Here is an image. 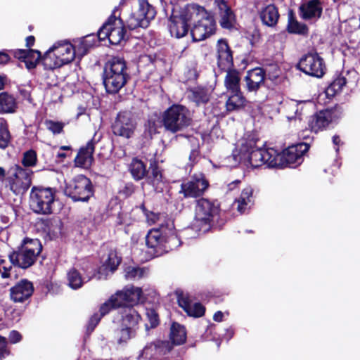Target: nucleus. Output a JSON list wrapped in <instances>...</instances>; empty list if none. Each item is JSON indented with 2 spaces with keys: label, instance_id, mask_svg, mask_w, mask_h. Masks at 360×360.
Segmentation results:
<instances>
[{
  "label": "nucleus",
  "instance_id": "nucleus-1",
  "mask_svg": "<svg viewBox=\"0 0 360 360\" xmlns=\"http://www.w3.org/2000/svg\"><path fill=\"white\" fill-rule=\"evenodd\" d=\"M146 216L148 224L160 226L158 229L150 230L146 237V245L153 257H158L180 246L181 241L176 234L172 220L164 214L152 212L146 213Z\"/></svg>",
  "mask_w": 360,
  "mask_h": 360
},
{
  "label": "nucleus",
  "instance_id": "nucleus-2",
  "mask_svg": "<svg viewBox=\"0 0 360 360\" xmlns=\"http://www.w3.org/2000/svg\"><path fill=\"white\" fill-rule=\"evenodd\" d=\"M240 159L248 160L252 167L266 164L269 167H278L279 153L274 148H256L253 139L243 141L240 148Z\"/></svg>",
  "mask_w": 360,
  "mask_h": 360
},
{
  "label": "nucleus",
  "instance_id": "nucleus-3",
  "mask_svg": "<svg viewBox=\"0 0 360 360\" xmlns=\"http://www.w3.org/2000/svg\"><path fill=\"white\" fill-rule=\"evenodd\" d=\"M129 78L126 61L121 57H113L105 65L103 84L107 92L117 93Z\"/></svg>",
  "mask_w": 360,
  "mask_h": 360
},
{
  "label": "nucleus",
  "instance_id": "nucleus-4",
  "mask_svg": "<svg viewBox=\"0 0 360 360\" xmlns=\"http://www.w3.org/2000/svg\"><path fill=\"white\" fill-rule=\"evenodd\" d=\"M188 15L190 22H197L191 30L193 41L204 40L214 33L215 22L213 16L203 7L197 4L188 5Z\"/></svg>",
  "mask_w": 360,
  "mask_h": 360
},
{
  "label": "nucleus",
  "instance_id": "nucleus-5",
  "mask_svg": "<svg viewBox=\"0 0 360 360\" xmlns=\"http://www.w3.org/2000/svg\"><path fill=\"white\" fill-rule=\"evenodd\" d=\"M77 55L75 46L68 41L55 43L42 58L46 69L53 70L72 62Z\"/></svg>",
  "mask_w": 360,
  "mask_h": 360
},
{
  "label": "nucleus",
  "instance_id": "nucleus-6",
  "mask_svg": "<svg viewBox=\"0 0 360 360\" xmlns=\"http://www.w3.org/2000/svg\"><path fill=\"white\" fill-rule=\"evenodd\" d=\"M191 120L189 110L180 104L172 105L162 115L163 126L172 133L184 130L191 124Z\"/></svg>",
  "mask_w": 360,
  "mask_h": 360
},
{
  "label": "nucleus",
  "instance_id": "nucleus-7",
  "mask_svg": "<svg viewBox=\"0 0 360 360\" xmlns=\"http://www.w3.org/2000/svg\"><path fill=\"white\" fill-rule=\"evenodd\" d=\"M41 250L42 246L39 240L26 238L18 252L9 255L10 262L18 267L27 269L35 262Z\"/></svg>",
  "mask_w": 360,
  "mask_h": 360
},
{
  "label": "nucleus",
  "instance_id": "nucleus-8",
  "mask_svg": "<svg viewBox=\"0 0 360 360\" xmlns=\"http://www.w3.org/2000/svg\"><path fill=\"white\" fill-rule=\"evenodd\" d=\"M55 199V191L51 188L33 187L30 196V207L37 214L51 213V206Z\"/></svg>",
  "mask_w": 360,
  "mask_h": 360
},
{
  "label": "nucleus",
  "instance_id": "nucleus-9",
  "mask_svg": "<svg viewBox=\"0 0 360 360\" xmlns=\"http://www.w3.org/2000/svg\"><path fill=\"white\" fill-rule=\"evenodd\" d=\"M217 213L218 207L212 202L204 198L199 200L195 208V226L203 231H207L210 221Z\"/></svg>",
  "mask_w": 360,
  "mask_h": 360
},
{
  "label": "nucleus",
  "instance_id": "nucleus-10",
  "mask_svg": "<svg viewBox=\"0 0 360 360\" xmlns=\"http://www.w3.org/2000/svg\"><path fill=\"white\" fill-rule=\"evenodd\" d=\"M125 31L121 19L110 18L98 32V37L103 41L108 39L112 44H119L124 37Z\"/></svg>",
  "mask_w": 360,
  "mask_h": 360
},
{
  "label": "nucleus",
  "instance_id": "nucleus-11",
  "mask_svg": "<svg viewBox=\"0 0 360 360\" xmlns=\"http://www.w3.org/2000/svg\"><path fill=\"white\" fill-rule=\"evenodd\" d=\"M298 68L305 74L316 77H321L326 71L324 61L316 53H309L302 56Z\"/></svg>",
  "mask_w": 360,
  "mask_h": 360
},
{
  "label": "nucleus",
  "instance_id": "nucleus-12",
  "mask_svg": "<svg viewBox=\"0 0 360 360\" xmlns=\"http://www.w3.org/2000/svg\"><path fill=\"white\" fill-rule=\"evenodd\" d=\"M309 148V145L305 143H300L288 147L282 154H279L278 166L285 165L295 167L300 165L303 161V155L308 151Z\"/></svg>",
  "mask_w": 360,
  "mask_h": 360
},
{
  "label": "nucleus",
  "instance_id": "nucleus-13",
  "mask_svg": "<svg viewBox=\"0 0 360 360\" xmlns=\"http://www.w3.org/2000/svg\"><path fill=\"white\" fill-rule=\"evenodd\" d=\"M65 194L75 201H86L93 195L91 181H67Z\"/></svg>",
  "mask_w": 360,
  "mask_h": 360
},
{
  "label": "nucleus",
  "instance_id": "nucleus-14",
  "mask_svg": "<svg viewBox=\"0 0 360 360\" xmlns=\"http://www.w3.org/2000/svg\"><path fill=\"white\" fill-rule=\"evenodd\" d=\"M136 123L130 113L124 112L117 115L112 124V131L115 135L129 139L133 135Z\"/></svg>",
  "mask_w": 360,
  "mask_h": 360
},
{
  "label": "nucleus",
  "instance_id": "nucleus-15",
  "mask_svg": "<svg viewBox=\"0 0 360 360\" xmlns=\"http://www.w3.org/2000/svg\"><path fill=\"white\" fill-rule=\"evenodd\" d=\"M338 118L336 112L325 110L318 112L309 120V127L312 131L317 133L326 129L328 125Z\"/></svg>",
  "mask_w": 360,
  "mask_h": 360
},
{
  "label": "nucleus",
  "instance_id": "nucleus-16",
  "mask_svg": "<svg viewBox=\"0 0 360 360\" xmlns=\"http://www.w3.org/2000/svg\"><path fill=\"white\" fill-rule=\"evenodd\" d=\"M122 307H131L139 303L141 300L143 292L141 288L135 286H127L122 290L115 293Z\"/></svg>",
  "mask_w": 360,
  "mask_h": 360
},
{
  "label": "nucleus",
  "instance_id": "nucleus-17",
  "mask_svg": "<svg viewBox=\"0 0 360 360\" xmlns=\"http://www.w3.org/2000/svg\"><path fill=\"white\" fill-rule=\"evenodd\" d=\"M188 22H190V18L188 15L187 6L184 13L171 17L169 25L171 35L176 38L184 37L188 30Z\"/></svg>",
  "mask_w": 360,
  "mask_h": 360
},
{
  "label": "nucleus",
  "instance_id": "nucleus-18",
  "mask_svg": "<svg viewBox=\"0 0 360 360\" xmlns=\"http://www.w3.org/2000/svg\"><path fill=\"white\" fill-rule=\"evenodd\" d=\"M177 300L181 307L188 316L193 317L202 316L205 311V307L198 302H193L191 296L183 292H177Z\"/></svg>",
  "mask_w": 360,
  "mask_h": 360
},
{
  "label": "nucleus",
  "instance_id": "nucleus-19",
  "mask_svg": "<svg viewBox=\"0 0 360 360\" xmlns=\"http://www.w3.org/2000/svg\"><path fill=\"white\" fill-rule=\"evenodd\" d=\"M209 186V181H182L180 193L185 198H197L202 195Z\"/></svg>",
  "mask_w": 360,
  "mask_h": 360
},
{
  "label": "nucleus",
  "instance_id": "nucleus-20",
  "mask_svg": "<svg viewBox=\"0 0 360 360\" xmlns=\"http://www.w3.org/2000/svg\"><path fill=\"white\" fill-rule=\"evenodd\" d=\"M33 290L31 282L22 280L11 288V297L15 302H22L32 295Z\"/></svg>",
  "mask_w": 360,
  "mask_h": 360
},
{
  "label": "nucleus",
  "instance_id": "nucleus-21",
  "mask_svg": "<svg viewBox=\"0 0 360 360\" xmlns=\"http://www.w3.org/2000/svg\"><path fill=\"white\" fill-rule=\"evenodd\" d=\"M94 151V143L90 141L86 146L82 147L78 152L75 159V165L77 167L88 168L94 161L93 153Z\"/></svg>",
  "mask_w": 360,
  "mask_h": 360
},
{
  "label": "nucleus",
  "instance_id": "nucleus-22",
  "mask_svg": "<svg viewBox=\"0 0 360 360\" xmlns=\"http://www.w3.org/2000/svg\"><path fill=\"white\" fill-rule=\"evenodd\" d=\"M264 70L259 68L249 70L245 77L248 91H257L264 82Z\"/></svg>",
  "mask_w": 360,
  "mask_h": 360
},
{
  "label": "nucleus",
  "instance_id": "nucleus-23",
  "mask_svg": "<svg viewBox=\"0 0 360 360\" xmlns=\"http://www.w3.org/2000/svg\"><path fill=\"white\" fill-rule=\"evenodd\" d=\"M218 65L221 68H229L233 63V57L228 43L224 39H219L217 45Z\"/></svg>",
  "mask_w": 360,
  "mask_h": 360
},
{
  "label": "nucleus",
  "instance_id": "nucleus-24",
  "mask_svg": "<svg viewBox=\"0 0 360 360\" xmlns=\"http://www.w3.org/2000/svg\"><path fill=\"white\" fill-rule=\"evenodd\" d=\"M301 17L304 20L319 18L322 13V6L319 0H310L300 8Z\"/></svg>",
  "mask_w": 360,
  "mask_h": 360
},
{
  "label": "nucleus",
  "instance_id": "nucleus-25",
  "mask_svg": "<svg viewBox=\"0 0 360 360\" xmlns=\"http://www.w3.org/2000/svg\"><path fill=\"white\" fill-rule=\"evenodd\" d=\"M280 15L277 8L273 4H269L259 11V18L262 23L268 27H274L279 19Z\"/></svg>",
  "mask_w": 360,
  "mask_h": 360
},
{
  "label": "nucleus",
  "instance_id": "nucleus-26",
  "mask_svg": "<svg viewBox=\"0 0 360 360\" xmlns=\"http://www.w3.org/2000/svg\"><path fill=\"white\" fill-rule=\"evenodd\" d=\"M120 307L121 306L120 305V302H118V299L115 294L112 295L108 300H107L101 306L100 316H98L97 314H95L91 318L89 321V326H91V330H93L94 327L98 324L101 316L107 314L110 310Z\"/></svg>",
  "mask_w": 360,
  "mask_h": 360
},
{
  "label": "nucleus",
  "instance_id": "nucleus-27",
  "mask_svg": "<svg viewBox=\"0 0 360 360\" xmlns=\"http://www.w3.org/2000/svg\"><path fill=\"white\" fill-rule=\"evenodd\" d=\"M140 320L141 316L135 308L127 307L122 309L121 322L122 326L131 328V329L136 330V327Z\"/></svg>",
  "mask_w": 360,
  "mask_h": 360
},
{
  "label": "nucleus",
  "instance_id": "nucleus-28",
  "mask_svg": "<svg viewBox=\"0 0 360 360\" xmlns=\"http://www.w3.org/2000/svg\"><path fill=\"white\" fill-rule=\"evenodd\" d=\"M219 24L223 28L230 29L235 22V15L231 9L227 6L224 0H221L219 4Z\"/></svg>",
  "mask_w": 360,
  "mask_h": 360
},
{
  "label": "nucleus",
  "instance_id": "nucleus-29",
  "mask_svg": "<svg viewBox=\"0 0 360 360\" xmlns=\"http://www.w3.org/2000/svg\"><path fill=\"white\" fill-rule=\"evenodd\" d=\"M17 108L18 103L13 96L6 92L0 94V113H13Z\"/></svg>",
  "mask_w": 360,
  "mask_h": 360
},
{
  "label": "nucleus",
  "instance_id": "nucleus-30",
  "mask_svg": "<svg viewBox=\"0 0 360 360\" xmlns=\"http://www.w3.org/2000/svg\"><path fill=\"white\" fill-rule=\"evenodd\" d=\"M239 72L235 70H230L226 72L224 78V85L230 93L240 91Z\"/></svg>",
  "mask_w": 360,
  "mask_h": 360
},
{
  "label": "nucleus",
  "instance_id": "nucleus-31",
  "mask_svg": "<svg viewBox=\"0 0 360 360\" xmlns=\"http://www.w3.org/2000/svg\"><path fill=\"white\" fill-rule=\"evenodd\" d=\"M96 42V37L94 35H87L79 39L76 41L75 46L77 55L80 58L82 57L87 53L89 49L91 48Z\"/></svg>",
  "mask_w": 360,
  "mask_h": 360
},
{
  "label": "nucleus",
  "instance_id": "nucleus-32",
  "mask_svg": "<svg viewBox=\"0 0 360 360\" xmlns=\"http://www.w3.org/2000/svg\"><path fill=\"white\" fill-rule=\"evenodd\" d=\"M170 339L174 345H181L186 340V333L184 327L174 323L171 327Z\"/></svg>",
  "mask_w": 360,
  "mask_h": 360
},
{
  "label": "nucleus",
  "instance_id": "nucleus-33",
  "mask_svg": "<svg viewBox=\"0 0 360 360\" xmlns=\"http://www.w3.org/2000/svg\"><path fill=\"white\" fill-rule=\"evenodd\" d=\"M226 103V107L228 111H233L240 109L245 105V98L242 95L241 91L232 92Z\"/></svg>",
  "mask_w": 360,
  "mask_h": 360
},
{
  "label": "nucleus",
  "instance_id": "nucleus-34",
  "mask_svg": "<svg viewBox=\"0 0 360 360\" xmlns=\"http://www.w3.org/2000/svg\"><path fill=\"white\" fill-rule=\"evenodd\" d=\"M124 277L127 280H139L148 274V269L144 267L129 266L124 269Z\"/></svg>",
  "mask_w": 360,
  "mask_h": 360
},
{
  "label": "nucleus",
  "instance_id": "nucleus-35",
  "mask_svg": "<svg viewBox=\"0 0 360 360\" xmlns=\"http://www.w3.org/2000/svg\"><path fill=\"white\" fill-rule=\"evenodd\" d=\"M129 171L133 178L136 180L142 179L146 173L144 164L138 159H133L129 165Z\"/></svg>",
  "mask_w": 360,
  "mask_h": 360
},
{
  "label": "nucleus",
  "instance_id": "nucleus-36",
  "mask_svg": "<svg viewBox=\"0 0 360 360\" xmlns=\"http://www.w3.org/2000/svg\"><path fill=\"white\" fill-rule=\"evenodd\" d=\"M136 330L126 326H122L115 331V339L118 344L127 342L131 338L135 336Z\"/></svg>",
  "mask_w": 360,
  "mask_h": 360
},
{
  "label": "nucleus",
  "instance_id": "nucleus-37",
  "mask_svg": "<svg viewBox=\"0 0 360 360\" xmlns=\"http://www.w3.org/2000/svg\"><path fill=\"white\" fill-rule=\"evenodd\" d=\"M136 11L139 14H142L144 17L143 19L146 20L148 23L150 20L155 18L156 14L155 8L146 0L139 1V8Z\"/></svg>",
  "mask_w": 360,
  "mask_h": 360
},
{
  "label": "nucleus",
  "instance_id": "nucleus-38",
  "mask_svg": "<svg viewBox=\"0 0 360 360\" xmlns=\"http://www.w3.org/2000/svg\"><path fill=\"white\" fill-rule=\"evenodd\" d=\"M142 14H139L136 11L131 13L127 20V26L130 30H134L137 27H146L148 22L143 19Z\"/></svg>",
  "mask_w": 360,
  "mask_h": 360
},
{
  "label": "nucleus",
  "instance_id": "nucleus-39",
  "mask_svg": "<svg viewBox=\"0 0 360 360\" xmlns=\"http://www.w3.org/2000/svg\"><path fill=\"white\" fill-rule=\"evenodd\" d=\"M68 281L69 286L72 289H78L82 287L84 283L79 272L75 268L71 269L68 273Z\"/></svg>",
  "mask_w": 360,
  "mask_h": 360
},
{
  "label": "nucleus",
  "instance_id": "nucleus-40",
  "mask_svg": "<svg viewBox=\"0 0 360 360\" xmlns=\"http://www.w3.org/2000/svg\"><path fill=\"white\" fill-rule=\"evenodd\" d=\"M10 173L11 176L17 180H27L31 178L32 171L27 167L15 165L11 168Z\"/></svg>",
  "mask_w": 360,
  "mask_h": 360
},
{
  "label": "nucleus",
  "instance_id": "nucleus-41",
  "mask_svg": "<svg viewBox=\"0 0 360 360\" xmlns=\"http://www.w3.org/2000/svg\"><path fill=\"white\" fill-rule=\"evenodd\" d=\"M347 83L344 77L339 76L335 79L333 82L326 89V93L328 96H333L335 94L340 92Z\"/></svg>",
  "mask_w": 360,
  "mask_h": 360
},
{
  "label": "nucleus",
  "instance_id": "nucleus-42",
  "mask_svg": "<svg viewBox=\"0 0 360 360\" xmlns=\"http://www.w3.org/2000/svg\"><path fill=\"white\" fill-rule=\"evenodd\" d=\"M5 186L15 195H22L30 188V181H6Z\"/></svg>",
  "mask_w": 360,
  "mask_h": 360
},
{
  "label": "nucleus",
  "instance_id": "nucleus-43",
  "mask_svg": "<svg viewBox=\"0 0 360 360\" xmlns=\"http://www.w3.org/2000/svg\"><path fill=\"white\" fill-rule=\"evenodd\" d=\"M191 98L198 105L206 103L210 100V95L207 90L197 88L191 91Z\"/></svg>",
  "mask_w": 360,
  "mask_h": 360
},
{
  "label": "nucleus",
  "instance_id": "nucleus-44",
  "mask_svg": "<svg viewBox=\"0 0 360 360\" xmlns=\"http://www.w3.org/2000/svg\"><path fill=\"white\" fill-rule=\"evenodd\" d=\"M121 262V258L117 255L115 251H110L107 259L103 264V267L111 272L115 271Z\"/></svg>",
  "mask_w": 360,
  "mask_h": 360
},
{
  "label": "nucleus",
  "instance_id": "nucleus-45",
  "mask_svg": "<svg viewBox=\"0 0 360 360\" xmlns=\"http://www.w3.org/2000/svg\"><path fill=\"white\" fill-rule=\"evenodd\" d=\"M288 31L290 33L305 34L307 33L308 29L304 24L299 22L292 17H290L288 24Z\"/></svg>",
  "mask_w": 360,
  "mask_h": 360
},
{
  "label": "nucleus",
  "instance_id": "nucleus-46",
  "mask_svg": "<svg viewBox=\"0 0 360 360\" xmlns=\"http://www.w3.org/2000/svg\"><path fill=\"white\" fill-rule=\"evenodd\" d=\"M10 139L7 122L4 118H0V148H6Z\"/></svg>",
  "mask_w": 360,
  "mask_h": 360
},
{
  "label": "nucleus",
  "instance_id": "nucleus-47",
  "mask_svg": "<svg viewBox=\"0 0 360 360\" xmlns=\"http://www.w3.org/2000/svg\"><path fill=\"white\" fill-rule=\"evenodd\" d=\"M40 58L41 53L39 51L32 49L28 50L25 63L26 68L28 70L34 68Z\"/></svg>",
  "mask_w": 360,
  "mask_h": 360
},
{
  "label": "nucleus",
  "instance_id": "nucleus-48",
  "mask_svg": "<svg viewBox=\"0 0 360 360\" xmlns=\"http://www.w3.org/2000/svg\"><path fill=\"white\" fill-rule=\"evenodd\" d=\"M44 125L46 129L51 131L53 134H60L65 127V124L62 122L53 121L51 120H46Z\"/></svg>",
  "mask_w": 360,
  "mask_h": 360
},
{
  "label": "nucleus",
  "instance_id": "nucleus-49",
  "mask_svg": "<svg viewBox=\"0 0 360 360\" xmlns=\"http://www.w3.org/2000/svg\"><path fill=\"white\" fill-rule=\"evenodd\" d=\"M37 162V153L34 150H30L24 153L22 164L25 167L34 166Z\"/></svg>",
  "mask_w": 360,
  "mask_h": 360
},
{
  "label": "nucleus",
  "instance_id": "nucleus-50",
  "mask_svg": "<svg viewBox=\"0 0 360 360\" xmlns=\"http://www.w3.org/2000/svg\"><path fill=\"white\" fill-rule=\"evenodd\" d=\"M159 127L160 124L158 120L155 119H150L145 126V134L152 137L153 135L158 133Z\"/></svg>",
  "mask_w": 360,
  "mask_h": 360
},
{
  "label": "nucleus",
  "instance_id": "nucleus-51",
  "mask_svg": "<svg viewBox=\"0 0 360 360\" xmlns=\"http://www.w3.org/2000/svg\"><path fill=\"white\" fill-rule=\"evenodd\" d=\"M146 316L152 328H154L158 325V315L153 309H148L146 310Z\"/></svg>",
  "mask_w": 360,
  "mask_h": 360
},
{
  "label": "nucleus",
  "instance_id": "nucleus-52",
  "mask_svg": "<svg viewBox=\"0 0 360 360\" xmlns=\"http://www.w3.org/2000/svg\"><path fill=\"white\" fill-rule=\"evenodd\" d=\"M150 169L151 172L150 177L153 178L155 180H160L164 177L162 171L156 164L151 165Z\"/></svg>",
  "mask_w": 360,
  "mask_h": 360
},
{
  "label": "nucleus",
  "instance_id": "nucleus-53",
  "mask_svg": "<svg viewBox=\"0 0 360 360\" xmlns=\"http://www.w3.org/2000/svg\"><path fill=\"white\" fill-rule=\"evenodd\" d=\"M252 194V191L251 188H245L243 191L240 198L238 200L242 202H248L250 203L251 202V196Z\"/></svg>",
  "mask_w": 360,
  "mask_h": 360
},
{
  "label": "nucleus",
  "instance_id": "nucleus-54",
  "mask_svg": "<svg viewBox=\"0 0 360 360\" xmlns=\"http://www.w3.org/2000/svg\"><path fill=\"white\" fill-rule=\"evenodd\" d=\"M252 194V191L251 188H245L243 191L240 198L238 200L242 202H248L250 203L251 202V196Z\"/></svg>",
  "mask_w": 360,
  "mask_h": 360
},
{
  "label": "nucleus",
  "instance_id": "nucleus-55",
  "mask_svg": "<svg viewBox=\"0 0 360 360\" xmlns=\"http://www.w3.org/2000/svg\"><path fill=\"white\" fill-rule=\"evenodd\" d=\"M6 339L0 336V360L9 354V352L6 348Z\"/></svg>",
  "mask_w": 360,
  "mask_h": 360
},
{
  "label": "nucleus",
  "instance_id": "nucleus-56",
  "mask_svg": "<svg viewBox=\"0 0 360 360\" xmlns=\"http://www.w3.org/2000/svg\"><path fill=\"white\" fill-rule=\"evenodd\" d=\"M304 105L305 102L303 101H295L292 103L291 108L292 110H295V117H299L301 115Z\"/></svg>",
  "mask_w": 360,
  "mask_h": 360
},
{
  "label": "nucleus",
  "instance_id": "nucleus-57",
  "mask_svg": "<svg viewBox=\"0 0 360 360\" xmlns=\"http://www.w3.org/2000/svg\"><path fill=\"white\" fill-rule=\"evenodd\" d=\"M5 260L0 259V273L1 274L2 278H7L9 276V271L11 269V266H6L4 265Z\"/></svg>",
  "mask_w": 360,
  "mask_h": 360
},
{
  "label": "nucleus",
  "instance_id": "nucleus-58",
  "mask_svg": "<svg viewBox=\"0 0 360 360\" xmlns=\"http://www.w3.org/2000/svg\"><path fill=\"white\" fill-rule=\"evenodd\" d=\"M10 342L15 344L20 342L22 339V335L17 330H12L8 336Z\"/></svg>",
  "mask_w": 360,
  "mask_h": 360
},
{
  "label": "nucleus",
  "instance_id": "nucleus-59",
  "mask_svg": "<svg viewBox=\"0 0 360 360\" xmlns=\"http://www.w3.org/2000/svg\"><path fill=\"white\" fill-rule=\"evenodd\" d=\"M27 52H28L27 50L19 49L14 52V56L16 58L22 60L25 63V59H26Z\"/></svg>",
  "mask_w": 360,
  "mask_h": 360
},
{
  "label": "nucleus",
  "instance_id": "nucleus-60",
  "mask_svg": "<svg viewBox=\"0 0 360 360\" xmlns=\"http://www.w3.org/2000/svg\"><path fill=\"white\" fill-rule=\"evenodd\" d=\"M134 186L131 183H128L125 188L121 191V193L124 194L126 196L131 195L134 192Z\"/></svg>",
  "mask_w": 360,
  "mask_h": 360
},
{
  "label": "nucleus",
  "instance_id": "nucleus-61",
  "mask_svg": "<svg viewBox=\"0 0 360 360\" xmlns=\"http://www.w3.org/2000/svg\"><path fill=\"white\" fill-rule=\"evenodd\" d=\"M237 203V210L240 213H244L247 210V206L249 205L248 202H242L240 200L236 201Z\"/></svg>",
  "mask_w": 360,
  "mask_h": 360
},
{
  "label": "nucleus",
  "instance_id": "nucleus-62",
  "mask_svg": "<svg viewBox=\"0 0 360 360\" xmlns=\"http://www.w3.org/2000/svg\"><path fill=\"white\" fill-rule=\"evenodd\" d=\"M9 60L10 57L6 53L0 51V64H6Z\"/></svg>",
  "mask_w": 360,
  "mask_h": 360
},
{
  "label": "nucleus",
  "instance_id": "nucleus-63",
  "mask_svg": "<svg viewBox=\"0 0 360 360\" xmlns=\"http://www.w3.org/2000/svg\"><path fill=\"white\" fill-rule=\"evenodd\" d=\"M333 144H334L335 146H336V147H335V151H336L337 153H338V151H339V146H340V144H342V143L341 142V139H340V136H338V135H335V136H333Z\"/></svg>",
  "mask_w": 360,
  "mask_h": 360
},
{
  "label": "nucleus",
  "instance_id": "nucleus-64",
  "mask_svg": "<svg viewBox=\"0 0 360 360\" xmlns=\"http://www.w3.org/2000/svg\"><path fill=\"white\" fill-rule=\"evenodd\" d=\"M156 348V345L153 344V343H151L149 345H147L144 347V349H143V354H145L146 356H149V355H151L150 353H149V351L150 350H153V349H155Z\"/></svg>",
  "mask_w": 360,
  "mask_h": 360
}]
</instances>
